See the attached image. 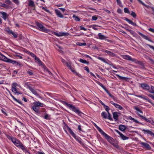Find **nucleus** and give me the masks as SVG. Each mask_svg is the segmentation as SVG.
Masks as SVG:
<instances>
[{
  "label": "nucleus",
  "instance_id": "0eeeda50",
  "mask_svg": "<svg viewBox=\"0 0 154 154\" xmlns=\"http://www.w3.org/2000/svg\"><path fill=\"white\" fill-rule=\"evenodd\" d=\"M17 85V84L15 83H13L12 85V90L13 92L15 93H18L19 94L20 93H19V92L17 91V88L16 87Z\"/></svg>",
  "mask_w": 154,
  "mask_h": 154
},
{
  "label": "nucleus",
  "instance_id": "f3484780",
  "mask_svg": "<svg viewBox=\"0 0 154 154\" xmlns=\"http://www.w3.org/2000/svg\"><path fill=\"white\" fill-rule=\"evenodd\" d=\"M125 20L126 21H127L128 22V23H130V24L133 25V26H137V25L135 23L133 22L132 21H131V20L128 19L127 18H125Z\"/></svg>",
  "mask_w": 154,
  "mask_h": 154
},
{
  "label": "nucleus",
  "instance_id": "a878e982",
  "mask_svg": "<svg viewBox=\"0 0 154 154\" xmlns=\"http://www.w3.org/2000/svg\"><path fill=\"white\" fill-rule=\"evenodd\" d=\"M26 72L30 76H32L33 74V71L29 69H28L26 71Z\"/></svg>",
  "mask_w": 154,
  "mask_h": 154
},
{
  "label": "nucleus",
  "instance_id": "f03ea898",
  "mask_svg": "<svg viewBox=\"0 0 154 154\" xmlns=\"http://www.w3.org/2000/svg\"><path fill=\"white\" fill-rule=\"evenodd\" d=\"M67 130L73 137L77 141H78L79 143L81 144H82V140L79 137H76L75 134L72 131V130L69 127H68Z\"/></svg>",
  "mask_w": 154,
  "mask_h": 154
},
{
  "label": "nucleus",
  "instance_id": "cd10ccee",
  "mask_svg": "<svg viewBox=\"0 0 154 154\" xmlns=\"http://www.w3.org/2000/svg\"><path fill=\"white\" fill-rule=\"evenodd\" d=\"M0 6L2 7H4L6 8H8L9 7L8 5L5 4L4 3H0Z\"/></svg>",
  "mask_w": 154,
  "mask_h": 154
},
{
  "label": "nucleus",
  "instance_id": "c756f323",
  "mask_svg": "<svg viewBox=\"0 0 154 154\" xmlns=\"http://www.w3.org/2000/svg\"><path fill=\"white\" fill-rule=\"evenodd\" d=\"M29 6L33 7L35 5V4L34 2L33 1L31 0H29Z\"/></svg>",
  "mask_w": 154,
  "mask_h": 154
},
{
  "label": "nucleus",
  "instance_id": "c9c22d12",
  "mask_svg": "<svg viewBox=\"0 0 154 154\" xmlns=\"http://www.w3.org/2000/svg\"><path fill=\"white\" fill-rule=\"evenodd\" d=\"M77 45L79 46H85L86 44L85 43L78 42L77 43Z\"/></svg>",
  "mask_w": 154,
  "mask_h": 154
},
{
  "label": "nucleus",
  "instance_id": "603ef678",
  "mask_svg": "<svg viewBox=\"0 0 154 154\" xmlns=\"http://www.w3.org/2000/svg\"><path fill=\"white\" fill-rule=\"evenodd\" d=\"M148 59L151 62V63L154 65V60L150 57H148Z\"/></svg>",
  "mask_w": 154,
  "mask_h": 154
},
{
  "label": "nucleus",
  "instance_id": "37998d69",
  "mask_svg": "<svg viewBox=\"0 0 154 154\" xmlns=\"http://www.w3.org/2000/svg\"><path fill=\"white\" fill-rule=\"evenodd\" d=\"M124 12L125 13H128V14L130 13L128 9L127 8H124Z\"/></svg>",
  "mask_w": 154,
  "mask_h": 154
},
{
  "label": "nucleus",
  "instance_id": "473e14b6",
  "mask_svg": "<svg viewBox=\"0 0 154 154\" xmlns=\"http://www.w3.org/2000/svg\"><path fill=\"white\" fill-rule=\"evenodd\" d=\"M101 116L103 117L105 119H106L107 118V115L106 112H103L101 114Z\"/></svg>",
  "mask_w": 154,
  "mask_h": 154
},
{
  "label": "nucleus",
  "instance_id": "5701e85b",
  "mask_svg": "<svg viewBox=\"0 0 154 154\" xmlns=\"http://www.w3.org/2000/svg\"><path fill=\"white\" fill-rule=\"evenodd\" d=\"M1 13L2 16V17L5 20L7 18V14L4 12H2Z\"/></svg>",
  "mask_w": 154,
  "mask_h": 154
},
{
  "label": "nucleus",
  "instance_id": "09e8293b",
  "mask_svg": "<svg viewBox=\"0 0 154 154\" xmlns=\"http://www.w3.org/2000/svg\"><path fill=\"white\" fill-rule=\"evenodd\" d=\"M12 61H14V62H13V63H12L13 64H16L17 65H20V64L19 63L17 62L16 61H14V60H12Z\"/></svg>",
  "mask_w": 154,
  "mask_h": 154
},
{
  "label": "nucleus",
  "instance_id": "9d476101",
  "mask_svg": "<svg viewBox=\"0 0 154 154\" xmlns=\"http://www.w3.org/2000/svg\"><path fill=\"white\" fill-rule=\"evenodd\" d=\"M54 34L55 35L58 36H61L65 35H68L69 33L68 32H54Z\"/></svg>",
  "mask_w": 154,
  "mask_h": 154
},
{
  "label": "nucleus",
  "instance_id": "4d7b16f0",
  "mask_svg": "<svg viewBox=\"0 0 154 154\" xmlns=\"http://www.w3.org/2000/svg\"><path fill=\"white\" fill-rule=\"evenodd\" d=\"M146 45L147 46H148L150 48L152 49L154 51V46L151 45H149V44H147Z\"/></svg>",
  "mask_w": 154,
  "mask_h": 154
},
{
  "label": "nucleus",
  "instance_id": "a211bd4d",
  "mask_svg": "<svg viewBox=\"0 0 154 154\" xmlns=\"http://www.w3.org/2000/svg\"><path fill=\"white\" fill-rule=\"evenodd\" d=\"M142 131L144 132L145 134L147 133L148 134H150L151 136L152 135V134L153 133L151 131L148 130H145L144 129H143L142 130Z\"/></svg>",
  "mask_w": 154,
  "mask_h": 154
},
{
  "label": "nucleus",
  "instance_id": "6e6d98bb",
  "mask_svg": "<svg viewBox=\"0 0 154 154\" xmlns=\"http://www.w3.org/2000/svg\"><path fill=\"white\" fill-rule=\"evenodd\" d=\"M80 29L83 30L85 31H86L87 29H85V27H83L82 26H79Z\"/></svg>",
  "mask_w": 154,
  "mask_h": 154
},
{
  "label": "nucleus",
  "instance_id": "423d86ee",
  "mask_svg": "<svg viewBox=\"0 0 154 154\" xmlns=\"http://www.w3.org/2000/svg\"><path fill=\"white\" fill-rule=\"evenodd\" d=\"M104 137L106 138L108 141L111 144L112 143L114 142L113 139L109 136L107 134L104 133L102 134Z\"/></svg>",
  "mask_w": 154,
  "mask_h": 154
},
{
  "label": "nucleus",
  "instance_id": "bf43d9fd",
  "mask_svg": "<svg viewBox=\"0 0 154 154\" xmlns=\"http://www.w3.org/2000/svg\"><path fill=\"white\" fill-rule=\"evenodd\" d=\"M136 63H138L141 66H143L144 65H143V63H142V62H139V61H137L136 62Z\"/></svg>",
  "mask_w": 154,
  "mask_h": 154
},
{
  "label": "nucleus",
  "instance_id": "c03bdc74",
  "mask_svg": "<svg viewBox=\"0 0 154 154\" xmlns=\"http://www.w3.org/2000/svg\"><path fill=\"white\" fill-rule=\"evenodd\" d=\"M79 61L83 63H85L87 62V61H86V60H83L82 59H80L79 60Z\"/></svg>",
  "mask_w": 154,
  "mask_h": 154
},
{
  "label": "nucleus",
  "instance_id": "dca6fc26",
  "mask_svg": "<svg viewBox=\"0 0 154 154\" xmlns=\"http://www.w3.org/2000/svg\"><path fill=\"white\" fill-rule=\"evenodd\" d=\"M55 11L56 15L57 17L61 18H63V16L60 11L57 9H55Z\"/></svg>",
  "mask_w": 154,
  "mask_h": 154
},
{
  "label": "nucleus",
  "instance_id": "f257e3e1",
  "mask_svg": "<svg viewBox=\"0 0 154 154\" xmlns=\"http://www.w3.org/2000/svg\"><path fill=\"white\" fill-rule=\"evenodd\" d=\"M64 103L69 109L77 113L79 116H81L82 113L77 108L75 107L73 105L69 104L66 102H64Z\"/></svg>",
  "mask_w": 154,
  "mask_h": 154
},
{
  "label": "nucleus",
  "instance_id": "ddd939ff",
  "mask_svg": "<svg viewBox=\"0 0 154 154\" xmlns=\"http://www.w3.org/2000/svg\"><path fill=\"white\" fill-rule=\"evenodd\" d=\"M140 144L142 145V146L143 148L148 149H150L151 148L149 145L146 143L141 142Z\"/></svg>",
  "mask_w": 154,
  "mask_h": 154
},
{
  "label": "nucleus",
  "instance_id": "7c9ffc66",
  "mask_svg": "<svg viewBox=\"0 0 154 154\" xmlns=\"http://www.w3.org/2000/svg\"><path fill=\"white\" fill-rule=\"evenodd\" d=\"M148 91L150 93L154 94V87L151 86L150 89H149V91Z\"/></svg>",
  "mask_w": 154,
  "mask_h": 154
},
{
  "label": "nucleus",
  "instance_id": "7ed1b4c3",
  "mask_svg": "<svg viewBox=\"0 0 154 154\" xmlns=\"http://www.w3.org/2000/svg\"><path fill=\"white\" fill-rule=\"evenodd\" d=\"M0 59L8 63H13V62H14V61H12L11 60L7 58L2 54H0Z\"/></svg>",
  "mask_w": 154,
  "mask_h": 154
},
{
  "label": "nucleus",
  "instance_id": "4c0bfd02",
  "mask_svg": "<svg viewBox=\"0 0 154 154\" xmlns=\"http://www.w3.org/2000/svg\"><path fill=\"white\" fill-rule=\"evenodd\" d=\"M97 83L98 85L101 86L104 89V90L106 89L105 87L100 82H97Z\"/></svg>",
  "mask_w": 154,
  "mask_h": 154
},
{
  "label": "nucleus",
  "instance_id": "412c9836",
  "mask_svg": "<svg viewBox=\"0 0 154 154\" xmlns=\"http://www.w3.org/2000/svg\"><path fill=\"white\" fill-rule=\"evenodd\" d=\"M99 38L101 40H103L106 39L107 38L106 37L101 34V33H99L98 34Z\"/></svg>",
  "mask_w": 154,
  "mask_h": 154
},
{
  "label": "nucleus",
  "instance_id": "69168bd1",
  "mask_svg": "<svg viewBox=\"0 0 154 154\" xmlns=\"http://www.w3.org/2000/svg\"><path fill=\"white\" fill-rule=\"evenodd\" d=\"M70 69L72 71V72H74L77 74V73L75 71V70H74V69L72 68V67H71V69Z\"/></svg>",
  "mask_w": 154,
  "mask_h": 154
},
{
  "label": "nucleus",
  "instance_id": "5fc2aeb1",
  "mask_svg": "<svg viewBox=\"0 0 154 154\" xmlns=\"http://www.w3.org/2000/svg\"><path fill=\"white\" fill-rule=\"evenodd\" d=\"M84 69L86 70L88 72H89V69L87 66H85L84 67Z\"/></svg>",
  "mask_w": 154,
  "mask_h": 154
},
{
  "label": "nucleus",
  "instance_id": "f704fd0d",
  "mask_svg": "<svg viewBox=\"0 0 154 154\" xmlns=\"http://www.w3.org/2000/svg\"><path fill=\"white\" fill-rule=\"evenodd\" d=\"M105 91L108 94L110 97L112 98H113V99H114V96L112 95L111 94H110L106 89H105Z\"/></svg>",
  "mask_w": 154,
  "mask_h": 154
},
{
  "label": "nucleus",
  "instance_id": "de8ad7c7",
  "mask_svg": "<svg viewBox=\"0 0 154 154\" xmlns=\"http://www.w3.org/2000/svg\"><path fill=\"white\" fill-rule=\"evenodd\" d=\"M116 108L119 109H123V108L120 105L117 104L116 106L115 107Z\"/></svg>",
  "mask_w": 154,
  "mask_h": 154
},
{
  "label": "nucleus",
  "instance_id": "a18cd8bd",
  "mask_svg": "<svg viewBox=\"0 0 154 154\" xmlns=\"http://www.w3.org/2000/svg\"><path fill=\"white\" fill-rule=\"evenodd\" d=\"M13 2L15 3L16 5H18L20 3V2L19 0H12Z\"/></svg>",
  "mask_w": 154,
  "mask_h": 154
},
{
  "label": "nucleus",
  "instance_id": "c85d7f7f",
  "mask_svg": "<svg viewBox=\"0 0 154 154\" xmlns=\"http://www.w3.org/2000/svg\"><path fill=\"white\" fill-rule=\"evenodd\" d=\"M8 32L10 34H12L14 38H16L17 37V34L15 33L12 31L9 30Z\"/></svg>",
  "mask_w": 154,
  "mask_h": 154
},
{
  "label": "nucleus",
  "instance_id": "4468645a",
  "mask_svg": "<svg viewBox=\"0 0 154 154\" xmlns=\"http://www.w3.org/2000/svg\"><path fill=\"white\" fill-rule=\"evenodd\" d=\"M138 33H139V34L144 39L146 40H147L150 42H152V40H151L149 38V37H148V36H146V35H144L143 34H142L141 33L139 32H138Z\"/></svg>",
  "mask_w": 154,
  "mask_h": 154
},
{
  "label": "nucleus",
  "instance_id": "393cba45",
  "mask_svg": "<svg viewBox=\"0 0 154 154\" xmlns=\"http://www.w3.org/2000/svg\"><path fill=\"white\" fill-rule=\"evenodd\" d=\"M95 126L96 128L102 135L105 133L103 131L101 130V129L100 127L98 126L96 124H95Z\"/></svg>",
  "mask_w": 154,
  "mask_h": 154
},
{
  "label": "nucleus",
  "instance_id": "e433bc0d",
  "mask_svg": "<svg viewBox=\"0 0 154 154\" xmlns=\"http://www.w3.org/2000/svg\"><path fill=\"white\" fill-rule=\"evenodd\" d=\"M72 17L74 18L75 20L77 21H79L80 20L79 18L78 17L76 16L75 15H73Z\"/></svg>",
  "mask_w": 154,
  "mask_h": 154
},
{
  "label": "nucleus",
  "instance_id": "13d9d810",
  "mask_svg": "<svg viewBox=\"0 0 154 154\" xmlns=\"http://www.w3.org/2000/svg\"><path fill=\"white\" fill-rule=\"evenodd\" d=\"M109 119L110 120H112V119L111 117V115H108V116H107V118Z\"/></svg>",
  "mask_w": 154,
  "mask_h": 154
},
{
  "label": "nucleus",
  "instance_id": "72a5a7b5",
  "mask_svg": "<svg viewBox=\"0 0 154 154\" xmlns=\"http://www.w3.org/2000/svg\"><path fill=\"white\" fill-rule=\"evenodd\" d=\"M111 144L117 148H119V146L118 145V144L114 141Z\"/></svg>",
  "mask_w": 154,
  "mask_h": 154
},
{
  "label": "nucleus",
  "instance_id": "9b49d317",
  "mask_svg": "<svg viewBox=\"0 0 154 154\" xmlns=\"http://www.w3.org/2000/svg\"><path fill=\"white\" fill-rule=\"evenodd\" d=\"M122 58L125 59L130 60L132 61H135L136 60L132 58L130 56L128 55H123Z\"/></svg>",
  "mask_w": 154,
  "mask_h": 154
},
{
  "label": "nucleus",
  "instance_id": "58836bf2",
  "mask_svg": "<svg viewBox=\"0 0 154 154\" xmlns=\"http://www.w3.org/2000/svg\"><path fill=\"white\" fill-rule=\"evenodd\" d=\"M139 2L141 3L142 5L145 6L147 8H148L149 7V6L146 5L144 3H143L142 1H141L140 0H137Z\"/></svg>",
  "mask_w": 154,
  "mask_h": 154
},
{
  "label": "nucleus",
  "instance_id": "aec40b11",
  "mask_svg": "<svg viewBox=\"0 0 154 154\" xmlns=\"http://www.w3.org/2000/svg\"><path fill=\"white\" fill-rule=\"evenodd\" d=\"M103 51L104 52L107 53L108 54L112 56H113L115 55L114 54L112 53L111 52L109 51H108L106 50H103Z\"/></svg>",
  "mask_w": 154,
  "mask_h": 154
},
{
  "label": "nucleus",
  "instance_id": "6ab92c4d",
  "mask_svg": "<svg viewBox=\"0 0 154 154\" xmlns=\"http://www.w3.org/2000/svg\"><path fill=\"white\" fill-rule=\"evenodd\" d=\"M126 126L123 125H120L119 127V129L122 131H124L126 129Z\"/></svg>",
  "mask_w": 154,
  "mask_h": 154
},
{
  "label": "nucleus",
  "instance_id": "0e129e2a",
  "mask_svg": "<svg viewBox=\"0 0 154 154\" xmlns=\"http://www.w3.org/2000/svg\"><path fill=\"white\" fill-rule=\"evenodd\" d=\"M61 60L62 63H65L66 64V63H67V62L66 61L63 59L62 58Z\"/></svg>",
  "mask_w": 154,
  "mask_h": 154
},
{
  "label": "nucleus",
  "instance_id": "bb28decb",
  "mask_svg": "<svg viewBox=\"0 0 154 154\" xmlns=\"http://www.w3.org/2000/svg\"><path fill=\"white\" fill-rule=\"evenodd\" d=\"M43 104L42 103H41L39 102H36L35 103V106H36L39 107H43Z\"/></svg>",
  "mask_w": 154,
  "mask_h": 154
},
{
  "label": "nucleus",
  "instance_id": "b1692460",
  "mask_svg": "<svg viewBox=\"0 0 154 154\" xmlns=\"http://www.w3.org/2000/svg\"><path fill=\"white\" fill-rule=\"evenodd\" d=\"M39 107L36 106H34L32 107L33 109L36 112H38L39 111Z\"/></svg>",
  "mask_w": 154,
  "mask_h": 154
},
{
  "label": "nucleus",
  "instance_id": "6e6552de",
  "mask_svg": "<svg viewBox=\"0 0 154 154\" xmlns=\"http://www.w3.org/2000/svg\"><path fill=\"white\" fill-rule=\"evenodd\" d=\"M115 131L120 136V137L123 140H125L128 139L129 137L124 135L123 134L120 132L118 130L115 129Z\"/></svg>",
  "mask_w": 154,
  "mask_h": 154
},
{
  "label": "nucleus",
  "instance_id": "2f4dec72",
  "mask_svg": "<svg viewBox=\"0 0 154 154\" xmlns=\"http://www.w3.org/2000/svg\"><path fill=\"white\" fill-rule=\"evenodd\" d=\"M120 79L123 80H125L127 79H128V78H126L124 77H122L118 75H116Z\"/></svg>",
  "mask_w": 154,
  "mask_h": 154
},
{
  "label": "nucleus",
  "instance_id": "338daca9",
  "mask_svg": "<svg viewBox=\"0 0 154 154\" xmlns=\"http://www.w3.org/2000/svg\"><path fill=\"white\" fill-rule=\"evenodd\" d=\"M129 119L131 120H133L134 122V121L135 120V119H134V118H132L131 116H129Z\"/></svg>",
  "mask_w": 154,
  "mask_h": 154
},
{
  "label": "nucleus",
  "instance_id": "39448f33",
  "mask_svg": "<svg viewBox=\"0 0 154 154\" xmlns=\"http://www.w3.org/2000/svg\"><path fill=\"white\" fill-rule=\"evenodd\" d=\"M11 140L12 142L17 146H18L21 144V143L18 140L15 138H11Z\"/></svg>",
  "mask_w": 154,
  "mask_h": 154
},
{
  "label": "nucleus",
  "instance_id": "8fccbe9b",
  "mask_svg": "<svg viewBox=\"0 0 154 154\" xmlns=\"http://www.w3.org/2000/svg\"><path fill=\"white\" fill-rule=\"evenodd\" d=\"M131 14L134 17H135L136 16V14L133 11H132L131 13Z\"/></svg>",
  "mask_w": 154,
  "mask_h": 154
},
{
  "label": "nucleus",
  "instance_id": "1a4fd4ad",
  "mask_svg": "<svg viewBox=\"0 0 154 154\" xmlns=\"http://www.w3.org/2000/svg\"><path fill=\"white\" fill-rule=\"evenodd\" d=\"M141 87L144 90L149 91L150 88L149 86L147 84L144 83H142L140 84Z\"/></svg>",
  "mask_w": 154,
  "mask_h": 154
},
{
  "label": "nucleus",
  "instance_id": "a19ab883",
  "mask_svg": "<svg viewBox=\"0 0 154 154\" xmlns=\"http://www.w3.org/2000/svg\"><path fill=\"white\" fill-rule=\"evenodd\" d=\"M19 147L20 148L22 149L23 150L24 149H25L26 148L24 147V146H23V145L21 143V144L19 146Z\"/></svg>",
  "mask_w": 154,
  "mask_h": 154
},
{
  "label": "nucleus",
  "instance_id": "2eb2a0df",
  "mask_svg": "<svg viewBox=\"0 0 154 154\" xmlns=\"http://www.w3.org/2000/svg\"><path fill=\"white\" fill-rule=\"evenodd\" d=\"M135 96L137 97L141 98H142L144 100H147L148 102H149V103H151L152 105H154V104L152 102L151 100L148 98H146V96H144V97H143L141 95H135Z\"/></svg>",
  "mask_w": 154,
  "mask_h": 154
},
{
  "label": "nucleus",
  "instance_id": "e2e57ef3",
  "mask_svg": "<svg viewBox=\"0 0 154 154\" xmlns=\"http://www.w3.org/2000/svg\"><path fill=\"white\" fill-rule=\"evenodd\" d=\"M149 30L151 32H152L153 33H154V29L153 28H149Z\"/></svg>",
  "mask_w": 154,
  "mask_h": 154
},
{
  "label": "nucleus",
  "instance_id": "3c124183",
  "mask_svg": "<svg viewBox=\"0 0 154 154\" xmlns=\"http://www.w3.org/2000/svg\"><path fill=\"white\" fill-rule=\"evenodd\" d=\"M134 109L136 110L139 111L140 113H143L142 111L140 110L138 107H135Z\"/></svg>",
  "mask_w": 154,
  "mask_h": 154
},
{
  "label": "nucleus",
  "instance_id": "49530a36",
  "mask_svg": "<svg viewBox=\"0 0 154 154\" xmlns=\"http://www.w3.org/2000/svg\"><path fill=\"white\" fill-rule=\"evenodd\" d=\"M66 66L67 67H68L69 69H71V67H72L71 65V63L70 62L69 63H67L66 64Z\"/></svg>",
  "mask_w": 154,
  "mask_h": 154
},
{
  "label": "nucleus",
  "instance_id": "774afa93",
  "mask_svg": "<svg viewBox=\"0 0 154 154\" xmlns=\"http://www.w3.org/2000/svg\"><path fill=\"white\" fill-rule=\"evenodd\" d=\"M129 32L132 34H134V32L133 31L131 30H129Z\"/></svg>",
  "mask_w": 154,
  "mask_h": 154
},
{
  "label": "nucleus",
  "instance_id": "20e7f679",
  "mask_svg": "<svg viewBox=\"0 0 154 154\" xmlns=\"http://www.w3.org/2000/svg\"><path fill=\"white\" fill-rule=\"evenodd\" d=\"M36 25L37 26L39 29L42 31L46 32L47 29L43 26V25L39 23L38 22L36 23Z\"/></svg>",
  "mask_w": 154,
  "mask_h": 154
},
{
  "label": "nucleus",
  "instance_id": "f8f14e48",
  "mask_svg": "<svg viewBox=\"0 0 154 154\" xmlns=\"http://www.w3.org/2000/svg\"><path fill=\"white\" fill-rule=\"evenodd\" d=\"M28 88L29 90L34 94L35 95L38 96L39 95L38 93H37L36 91L34 90L33 88H31L30 86L29 85H27Z\"/></svg>",
  "mask_w": 154,
  "mask_h": 154
},
{
  "label": "nucleus",
  "instance_id": "052dcab7",
  "mask_svg": "<svg viewBox=\"0 0 154 154\" xmlns=\"http://www.w3.org/2000/svg\"><path fill=\"white\" fill-rule=\"evenodd\" d=\"M148 96L149 97H151L152 98V99H153V100H154V96L153 95H152V94H149L148 95Z\"/></svg>",
  "mask_w": 154,
  "mask_h": 154
},
{
  "label": "nucleus",
  "instance_id": "4be33fe9",
  "mask_svg": "<svg viewBox=\"0 0 154 154\" xmlns=\"http://www.w3.org/2000/svg\"><path fill=\"white\" fill-rule=\"evenodd\" d=\"M113 118L114 119L115 121H116L118 120V116L117 114V113L116 112H114L113 113Z\"/></svg>",
  "mask_w": 154,
  "mask_h": 154
},
{
  "label": "nucleus",
  "instance_id": "79ce46f5",
  "mask_svg": "<svg viewBox=\"0 0 154 154\" xmlns=\"http://www.w3.org/2000/svg\"><path fill=\"white\" fill-rule=\"evenodd\" d=\"M5 2L8 5H11L12 2L9 0H5Z\"/></svg>",
  "mask_w": 154,
  "mask_h": 154
},
{
  "label": "nucleus",
  "instance_id": "680f3d73",
  "mask_svg": "<svg viewBox=\"0 0 154 154\" xmlns=\"http://www.w3.org/2000/svg\"><path fill=\"white\" fill-rule=\"evenodd\" d=\"M92 19L93 20H96L97 19V17L96 16H93Z\"/></svg>",
  "mask_w": 154,
  "mask_h": 154
},
{
  "label": "nucleus",
  "instance_id": "864d4df0",
  "mask_svg": "<svg viewBox=\"0 0 154 154\" xmlns=\"http://www.w3.org/2000/svg\"><path fill=\"white\" fill-rule=\"evenodd\" d=\"M104 107L105 108L107 112H108L109 110V106L106 105Z\"/></svg>",
  "mask_w": 154,
  "mask_h": 154
},
{
  "label": "nucleus",
  "instance_id": "ea45409f",
  "mask_svg": "<svg viewBox=\"0 0 154 154\" xmlns=\"http://www.w3.org/2000/svg\"><path fill=\"white\" fill-rule=\"evenodd\" d=\"M98 59L101 60L103 62H105V63L106 62V60H105V59L102 57H98Z\"/></svg>",
  "mask_w": 154,
  "mask_h": 154
}]
</instances>
